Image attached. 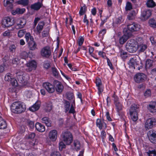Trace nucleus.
<instances>
[{
	"instance_id": "aec40b11",
	"label": "nucleus",
	"mask_w": 156,
	"mask_h": 156,
	"mask_svg": "<svg viewBox=\"0 0 156 156\" xmlns=\"http://www.w3.org/2000/svg\"><path fill=\"white\" fill-rule=\"evenodd\" d=\"M148 110L151 113L156 112V102H151L147 106Z\"/></svg>"
},
{
	"instance_id": "9b49d317",
	"label": "nucleus",
	"mask_w": 156,
	"mask_h": 156,
	"mask_svg": "<svg viewBox=\"0 0 156 156\" xmlns=\"http://www.w3.org/2000/svg\"><path fill=\"white\" fill-rule=\"evenodd\" d=\"M2 24L6 27H9L13 25V20L9 17H5L2 20Z\"/></svg>"
},
{
	"instance_id": "4be33fe9",
	"label": "nucleus",
	"mask_w": 156,
	"mask_h": 156,
	"mask_svg": "<svg viewBox=\"0 0 156 156\" xmlns=\"http://www.w3.org/2000/svg\"><path fill=\"white\" fill-rule=\"evenodd\" d=\"M14 2V0H4V6L7 7L9 9H12L13 8V3Z\"/></svg>"
},
{
	"instance_id": "4d7b16f0",
	"label": "nucleus",
	"mask_w": 156,
	"mask_h": 156,
	"mask_svg": "<svg viewBox=\"0 0 156 156\" xmlns=\"http://www.w3.org/2000/svg\"><path fill=\"white\" fill-rule=\"evenodd\" d=\"M59 150L60 151H62L63 148L66 147V145L62 141L59 143Z\"/></svg>"
},
{
	"instance_id": "5fc2aeb1",
	"label": "nucleus",
	"mask_w": 156,
	"mask_h": 156,
	"mask_svg": "<svg viewBox=\"0 0 156 156\" xmlns=\"http://www.w3.org/2000/svg\"><path fill=\"white\" fill-rule=\"evenodd\" d=\"M151 94V90L149 89H147L145 91L144 95L145 97L147 98L150 97Z\"/></svg>"
},
{
	"instance_id": "2eb2a0df",
	"label": "nucleus",
	"mask_w": 156,
	"mask_h": 156,
	"mask_svg": "<svg viewBox=\"0 0 156 156\" xmlns=\"http://www.w3.org/2000/svg\"><path fill=\"white\" fill-rule=\"evenodd\" d=\"M151 14L152 11L151 10H145L142 12L141 17L142 20H146L151 16Z\"/></svg>"
},
{
	"instance_id": "f03ea898",
	"label": "nucleus",
	"mask_w": 156,
	"mask_h": 156,
	"mask_svg": "<svg viewBox=\"0 0 156 156\" xmlns=\"http://www.w3.org/2000/svg\"><path fill=\"white\" fill-rule=\"evenodd\" d=\"M130 67L138 70L142 67V63L138 57H134L131 58L128 63Z\"/></svg>"
},
{
	"instance_id": "c03bdc74",
	"label": "nucleus",
	"mask_w": 156,
	"mask_h": 156,
	"mask_svg": "<svg viewBox=\"0 0 156 156\" xmlns=\"http://www.w3.org/2000/svg\"><path fill=\"white\" fill-rule=\"evenodd\" d=\"M153 61L150 59H147L146 62V67L149 68L151 67L153 65Z\"/></svg>"
},
{
	"instance_id": "774afa93",
	"label": "nucleus",
	"mask_w": 156,
	"mask_h": 156,
	"mask_svg": "<svg viewBox=\"0 0 156 156\" xmlns=\"http://www.w3.org/2000/svg\"><path fill=\"white\" fill-rule=\"evenodd\" d=\"M107 61L108 66H109L111 69H113V68L112 66V65L110 62V60L108 58H107Z\"/></svg>"
},
{
	"instance_id": "c9c22d12",
	"label": "nucleus",
	"mask_w": 156,
	"mask_h": 156,
	"mask_svg": "<svg viewBox=\"0 0 156 156\" xmlns=\"http://www.w3.org/2000/svg\"><path fill=\"white\" fill-rule=\"evenodd\" d=\"M146 4L147 7L150 8L154 7L156 5L155 2L153 0H148Z\"/></svg>"
},
{
	"instance_id": "dca6fc26",
	"label": "nucleus",
	"mask_w": 156,
	"mask_h": 156,
	"mask_svg": "<svg viewBox=\"0 0 156 156\" xmlns=\"http://www.w3.org/2000/svg\"><path fill=\"white\" fill-rule=\"evenodd\" d=\"M53 84L56 91L59 93H61L64 87L61 82L58 80H55Z\"/></svg>"
},
{
	"instance_id": "bf43d9fd",
	"label": "nucleus",
	"mask_w": 156,
	"mask_h": 156,
	"mask_svg": "<svg viewBox=\"0 0 156 156\" xmlns=\"http://www.w3.org/2000/svg\"><path fill=\"white\" fill-rule=\"evenodd\" d=\"M20 55L23 58H24L28 57V53L26 51H23L21 52Z\"/></svg>"
},
{
	"instance_id": "f8f14e48",
	"label": "nucleus",
	"mask_w": 156,
	"mask_h": 156,
	"mask_svg": "<svg viewBox=\"0 0 156 156\" xmlns=\"http://www.w3.org/2000/svg\"><path fill=\"white\" fill-rule=\"evenodd\" d=\"M26 23V21L24 19L22 18L18 19L16 22V29L22 28L24 27Z\"/></svg>"
},
{
	"instance_id": "09e8293b",
	"label": "nucleus",
	"mask_w": 156,
	"mask_h": 156,
	"mask_svg": "<svg viewBox=\"0 0 156 156\" xmlns=\"http://www.w3.org/2000/svg\"><path fill=\"white\" fill-rule=\"evenodd\" d=\"M132 9V4L129 2H126L125 9L126 11L130 10Z\"/></svg>"
},
{
	"instance_id": "1a4fd4ad",
	"label": "nucleus",
	"mask_w": 156,
	"mask_h": 156,
	"mask_svg": "<svg viewBox=\"0 0 156 156\" xmlns=\"http://www.w3.org/2000/svg\"><path fill=\"white\" fill-rule=\"evenodd\" d=\"M156 125V119L151 118L147 119L145 122V128L146 129L152 128L153 126Z\"/></svg>"
},
{
	"instance_id": "b1692460",
	"label": "nucleus",
	"mask_w": 156,
	"mask_h": 156,
	"mask_svg": "<svg viewBox=\"0 0 156 156\" xmlns=\"http://www.w3.org/2000/svg\"><path fill=\"white\" fill-rule=\"evenodd\" d=\"M138 12V10L137 9L132 10L128 15L127 18L130 20L134 19Z\"/></svg>"
},
{
	"instance_id": "0eeeda50",
	"label": "nucleus",
	"mask_w": 156,
	"mask_h": 156,
	"mask_svg": "<svg viewBox=\"0 0 156 156\" xmlns=\"http://www.w3.org/2000/svg\"><path fill=\"white\" fill-rule=\"evenodd\" d=\"M147 76L143 73H138L134 76V80L135 82L140 83L144 82L147 80Z\"/></svg>"
},
{
	"instance_id": "c85d7f7f",
	"label": "nucleus",
	"mask_w": 156,
	"mask_h": 156,
	"mask_svg": "<svg viewBox=\"0 0 156 156\" xmlns=\"http://www.w3.org/2000/svg\"><path fill=\"white\" fill-rule=\"evenodd\" d=\"M41 4L39 2H38L31 5L30 8L34 10H38L40 9L41 7Z\"/></svg>"
},
{
	"instance_id": "5701e85b",
	"label": "nucleus",
	"mask_w": 156,
	"mask_h": 156,
	"mask_svg": "<svg viewBox=\"0 0 156 156\" xmlns=\"http://www.w3.org/2000/svg\"><path fill=\"white\" fill-rule=\"evenodd\" d=\"M96 83L97 86L98 87V93L100 94L103 91V89L101 87L102 83L101 80L100 78H97L96 79Z\"/></svg>"
},
{
	"instance_id": "338daca9",
	"label": "nucleus",
	"mask_w": 156,
	"mask_h": 156,
	"mask_svg": "<svg viewBox=\"0 0 156 156\" xmlns=\"http://www.w3.org/2000/svg\"><path fill=\"white\" fill-rule=\"evenodd\" d=\"M51 156H61V155L59 152L54 151L51 154Z\"/></svg>"
},
{
	"instance_id": "3c124183",
	"label": "nucleus",
	"mask_w": 156,
	"mask_h": 156,
	"mask_svg": "<svg viewBox=\"0 0 156 156\" xmlns=\"http://www.w3.org/2000/svg\"><path fill=\"white\" fill-rule=\"evenodd\" d=\"M27 125L31 129H33L34 127V122L30 120H27Z\"/></svg>"
},
{
	"instance_id": "e2e57ef3",
	"label": "nucleus",
	"mask_w": 156,
	"mask_h": 156,
	"mask_svg": "<svg viewBox=\"0 0 156 156\" xmlns=\"http://www.w3.org/2000/svg\"><path fill=\"white\" fill-rule=\"evenodd\" d=\"M122 19V16L119 17L116 19L115 23L117 24H120Z\"/></svg>"
},
{
	"instance_id": "052dcab7",
	"label": "nucleus",
	"mask_w": 156,
	"mask_h": 156,
	"mask_svg": "<svg viewBox=\"0 0 156 156\" xmlns=\"http://www.w3.org/2000/svg\"><path fill=\"white\" fill-rule=\"evenodd\" d=\"M19 61V59L18 57H15L12 59V63L13 64L17 65Z\"/></svg>"
},
{
	"instance_id": "79ce46f5",
	"label": "nucleus",
	"mask_w": 156,
	"mask_h": 156,
	"mask_svg": "<svg viewBox=\"0 0 156 156\" xmlns=\"http://www.w3.org/2000/svg\"><path fill=\"white\" fill-rule=\"evenodd\" d=\"M73 145L75 147V149L76 150L80 149V145L79 141L77 140H75L74 141Z\"/></svg>"
},
{
	"instance_id": "4468645a",
	"label": "nucleus",
	"mask_w": 156,
	"mask_h": 156,
	"mask_svg": "<svg viewBox=\"0 0 156 156\" xmlns=\"http://www.w3.org/2000/svg\"><path fill=\"white\" fill-rule=\"evenodd\" d=\"M26 66L28 67L26 70L27 72H30L32 70H35L37 67L36 62L34 60L30 61L26 64Z\"/></svg>"
},
{
	"instance_id": "a878e982",
	"label": "nucleus",
	"mask_w": 156,
	"mask_h": 156,
	"mask_svg": "<svg viewBox=\"0 0 156 156\" xmlns=\"http://www.w3.org/2000/svg\"><path fill=\"white\" fill-rule=\"evenodd\" d=\"M25 10V9L24 8H17L16 10H12V12L13 15H15L16 14H22L24 12Z\"/></svg>"
},
{
	"instance_id": "ea45409f",
	"label": "nucleus",
	"mask_w": 156,
	"mask_h": 156,
	"mask_svg": "<svg viewBox=\"0 0 156 156\" xmlns=\"http://www.w3.org/2000/svg\"><path fill=\"white\" fill-rule=\"evenodd\" d=\"M103 122V121H102L101 120L99 119H98L97 120V126L100 129H102L103 126H104V124Z\"/></svg>"
},
{
	"instance_id": "ddd939ff",
	"label": "nucleus",
	"mask_w": 156,
	"mask_h": 156,
	"mask_svg": "<svg viewBox=\"0 0 156 156\" xmlns=\"http://www.w3.org/2000/svg\"><path fill=\"white\" fill-rule=\"evenodd\" d=\"M41 53L43 57L46 58L49 57L51 54L50 47L48 46L44 47L41 50Z\"/></svg>"
},
{
	"instance_id": "72a5a7b5",
	"label": "nucleus",
	"mask_w": 156,
	"mask_h": 156,
	"mask_svg": "<svg viewBox=\"0 0 156 156\" xmlns=\"http://www.w3.org/2000/svg\"><path fill=\"white\" fill-rule=\"evenodd\" d=\"M147 48V45L146 44H141L138 45V49L139 52H144Z\"/></svg>"
},
{
	"instance_id": "a18cd8bd",
	"label": "nucleus",
	"mask_w": 156,
	"mask_h": 156,
	"mask_svg": "<svg viewBox=\"0 0 156 156\" xmlns=\"http://www.w3.org/2000/svg\"><path fill=\"white\" fill-rule=\"evenodd\" d=\"M16 48V46L15 45L11 44L9 47V51L11 53H13L15 52Z\"/></svg>"
},
{
	"instance_id": "2f4dec72",
	"label": "nucleus",
	"mask_w": 156,
	"mask_h": 156,
	"mask_svg": "<svg viewBox=\"0 0 156 156\" xmlns=\"http://www.w3.org/2000/svg\"><path fill=\"white\" fill-rule=\"evenodd\" d=\"M41 120L42 122L45 123L47 126L48 127L51 126V121L48 117H44Z\"/></svg>"
},
{
	"instance_id": "cd10ccee",
	"label": "nucleus",
	"mask_w": 156,
	"mask_h": 156,
	"mask_svg": "<svg viewBox=\"0 0 156 156\" xmlns=\"http://www.w3.org/2000/svg\"><path fill=\"white\" fill-rule=\"evenodd\" d=\"M28 44L30 50L34 51L37 48V44L34 41H29L28 43Z\"/></svg>"
},
{
	"instance_id": "bb28decb",
	"label": "nucleus",
	"mask_w": 156,
	"mask_h": 156,
	"mask_svg": "<svg viewBox=\"0 0 156 156\" xmlns=\"http://www.w3.org/2000/svg\"><path fill=\"white\" fill-rule=\"evenodd\" d=\"M149 140L152 143L156 144V133H152L148 136Z\"/></svg>"
},
{
	"instance_id": "603ef678",
	"label": "nucleus",
	"mask_w": 156,
	"mask_h": 156,
	"mask_svg": "<svg viewBox=\"0 0 156 156\" xmlns=\"http://www.w3.org/2000/svg\"><path fill=\"white\" fill-rule=\"evenodd\" d=\"M87 10V7L86 6H84L81 7L79 14L80 15H83Z\"/></svg>"
},
{
	"instance_id": "7ed1b4c3",
	"label": "nucleus",
	"mask_w": 156,
	"mask_h": 156,
	"mask_svg": "<svg viewBox=\"0 0 156 156\" xmlns=\"http://www.w3.org/2000/svg\"><path fill=\"white\" fill-rule=\"evenodd\" d=\"M137 42L133 39L128 41L126 44V50L130 53H134L138 49Z\"/></svg>"
},
{
	"instance_id": "58836bf2",
	"label": "nucleus",
	"mask_w": 156,
	"mask_h": 156,
	"mask_svg": "<svg viewBox=\"0 0 156 156\" xmlns=\"http://www.w3.org/2000/svg\"><path fill=\"white\" fill-rule=\"evenodd\" d=\"M52 108V103L48 102L46 104L45 110L47 112H50Z\"/></svg>"
},
{
	"instance_id": "6e6552de",
	"label": "nucleus",
	"mask_w": 156,
	"mask_h": 156,
	"mask_svg": "<svg viewBox=\"0 0 156 156\" xmlns=\"http://www.w3.org/2000/svg\"><path fill=\"white\" fill-rule=\"evenodd\" d=\"M123 32L124 35L119 40V43L121 44H123L125 43L132 35V34L126 28L124 29Z\"/></svg>"
},
{
	"instance_id": "7c9ffc66",
	"label": "nucleus",
	"mask_w": 156,
	"mask_h": 156,
	"mask_svg": "<svg viewBox=\"0 0 156 156\" xmlns=\"http://www.w3.org/2000/svg\"><path fill=\"white\" fill-rule=\"evenodd\" d=\"M44 22L42 21L39 23L37 27V32L40 34L41 31L42 30L44 26Z\"/></svg>"
},
{
	"instance_id": "a19ab883",
	"label": "nucleus",
	"mask_w": 156,
	"mask_h": 156,
	"mask_svg": "<svg viewBox=\"0 0 156 156\" xmlns=\"http://www.w3.org/2000/svg\"><path fill=\"white\" fill-rule=\"evenodd\" d=\"M38 142L34 140H31L30 141H28L27 142V144H29L30 146L31 147H33L35 145H37Z\"/></svg>"
},
{
	"instance_id": "f3484780",
	"label": "nucleus",
	"mask_w": 156,
	"mask_h": 156,
	"mask_svg": "<svg viewBox=\"0 0 156 156\" xmlns=\"http://www.w3.org/2000/svg\"><path fill=\"white\" fill-rule=\"evenodd\" d=\"M43 86L49 93H52L55 91L54 85L48 82L44 83Z\"/></svg>"
},
{
	"instance_id": "9d476101",
	"label": "nucleus",
	"mask_w": 156,
	"mask_h": 156,
	"mask_svg": "<svg viewBox=\"0 0 156 156\" xmlns=\"http://www.w3.org/2000/svg\"><path fill=\"white\" fill-rule=\"evenodd\" d=\"M5 80L6 81L9 82L12 86L17 85V80L14 79L12 75L9 73H7L5 76Z\"/></svg>"
},
{
	"instance_id": "de8ad7c7",
	"label": "nucleus",
	"mask_w": 156,
	"mask_h": 156,
	"mask_svg": "<svg viewBox=\"0 0 156 156\" xmlns=\"http://www.w3.org/2000/svg\"><path fill=\"white\" fill-rule=\"evenodd\" d=\"M67 98L69 100L73 99L74 98L73 94L71 92H67L66 94Z\"/></svg>"
},
{
	"instance_id": "0e129e2a",
	"label": "nucleus",
	"mask_w": 156,
	"mask_h": 156,
	"mask_svg": "<svg viewBox=\"0 0 156 156\" xmlns=\"http://www.w3.org/2000/svg\"><path fill=\"white\" fill-rule=\"evenodd\" d=\"M69 111V113H70L74 114L75 112V110L74 108V107L73 105H71V108Z\"/></svg>"
},
{
	"instance_id": "a211bd4d",
	"label": "nucleus",
	"mask_w": 156,
	"mask_h": 156,
	"mask_svg": "<svg viewBox=\"0 0 156 156\" xmlns=\"http://www.w3.org/2000/svg\"><path fill=\"white\" fill-rule=\"evenodd\" d=\"M58 132L56 130L53 129L50 131L48 134V137L51 140L55 141L57 139Z\"/></svg>"
},
{
	"instance_id": "423d86ee",
	"label": "nucleus",
	"mask_w": 156,
	"mask_h": 156,
	"mask_svg": "<svg viewBox=\"0 0 156 156\" xmlns=\"http://www.w3.org/2000/svg\"><path fill=\"white\" fill-rule=\"evenodd\" d=\"M62 138L63 141L68 145H70L73 140L72 134L69 131H66L62 133Z\"/></svg>"
},
{
	"instance_id": "f257e3e1",
	"label": "nucleus",
	"mask_w": 156,
	"mask_h": 156,
	"mask_svg": "<svg viewBox=\"0 0 156 156\" xmlns=\"http://www.w3.org/2000/svg\"><path fill=\"white\" fill-rule=\"evenodd\" d=\"M26 105L23 102L19 101L14 102L11 105V109L12 112L16 114H20L25 112Z\"/></svg>"
},
{
	"instance_id": "4c0bfd02",
	"label": "nucleus",
	"mask_w": 156,
	"mask_h": 156,
	"mask_svg": "<svg viewBox=\"0 0 156 156\" xmlns=\"http://www.w3.org/2000/svg\"><path fill=\"white\" fill-rule=\"evenodd\" d=\"M26 40L27 42L28 43L29 41H34V38L33 36H31L30 33H27L26 34L25 36Z\"/></svg>"
},
{
	"instance_id": "39448f33",
	"label": "nucleus",
	"mask_w": 156,
	"mask_h": 156,
	"mask_svg": "<svg viewBox=\"0 0 156 156\" xmlns=\"http://www.w3.org/2000/svg\"><path fill=\"white\" fill-rule=\"evenodd\" d=\"M17 79V85L23 86L26 85L27 83V81L25 79V77L23 76L22 73L17 72L16 73Z\"/></svg>"
},
{
	"instance_id": "69168bd1",
	"label": "nucleus",
	"mask_w": 156,
	"mask_h": 156,
	"mask_svg": "<svg viewBox=\"0 0 156 156\" xmlns=\"http://www.w3.org/2000/svg\"><path fill=\"white\" fill-rule=\"evenodd\" d=\"M35 136V134L34 133H29L28 136L29 139H33Z\"/></svg>"
},
{
	"instance_id": "8fccbe9b",
	"label": "nucleus",
	"mask_w": 156,
	"mask_h": 156,
	"mask_svg": "<svg viewBox=\"0 0 156 156\" xmlns=\"http://www.w3.org/2000/svg\"><path fill=\"white\" fill-rule=\"evenodd\" d=\"M147 153L149 156H156V151L154 149L152 151L149 150Z\"/></svg>"
},
{
	"instance_id": "13d9d810",
	"label": "nucleus",
	"mask_w": 156,
	"mask_h": 156,
	"mask_svg": "<svg viewBox=\"0 0 156 156\" xmlns=\"http://www.w3.org/2000/svg\"><path fill=\"white\" fill-rule=\"evenodd\" d=\"M49 33L48 29H45L42 32V36L43 37H47Z\"/></svg>"
},
{
	"instance_id": "20e7f679",
	"label": "nucleus",
	"mask_w": 156,
	"mask_h": 156,
	"mask_svg": "<svg viewBox=\"0 0 156 156\" xmlns=\"http://www.w3.org/2000/svg\"><path fill=\"white\" fill-rule=\"evenodd\" d=\"M140 111L139 105L134 104L131 105L129 109L130 115L132 119L134 122L138 119V113Z\"/></svg>"
},
{
	"instance_id": "473e14b6",
	"label": "nucleus",
	"mask_w": 156,
	"mask_h": 156,
	"mask_svg": "<svg viewBox=\"0 0 156 156\" xmlns=\"http://www.w3.org/2000/svg\"><path fill=\"white\" fill-rule=\"evenodd\" d=\"M7 126L5 121L0 116V129H5Z\"/></svg>"
},
{
	"instance_id": "412c9836",
	"label": "nucleus",
	"mask_w": 156,
	"mask_h": 156,
	"mask_svg": "<svg viewBox=\"0 0 156 156\" xmlns=\"http://www.w3.org/2000/svg\"><path fill=\"white\" fill-rule=\"evenodd\" d=\"M35 127L37 130L39 132H43L45 131L44 126L39 122L36 123Z\"/></svg>"
},
{
	"instance_id": "e433bc0d",
	"label": "nucleus",
	"mask_w": 156,
	"mask_h": 156,
	"mask_svg": "<svg viewBox=\"0 0 156 156\" xmlns=\"http://www.w3.org/2000/svg\"><path fill=\"white\" fill-rule=\"evenodd\" d=\"M148 23L151 27L154 28H156V20L154 19H151L149 20Z\"/></svg>"
},
{
	"instance_id": "680f3d73",
	"label": "nucleus",
	"mask_w": 156,
	"mask_h": 156,
	"mask_svg": "<svg viewBox=\"0 0 156 156\" xmlns=\"http://www.w3.org/2000/svg\"><path fill=\"white\" fill-rule=\"evenodd\" d=\"M6 66L3 64L0 66V73H2L6 69Z\"/></svg>"
},
{
	"instance_id": "6ab92c4d",
	"label": "nucleus",
	"mask_w": 156,
	"mask_h": 156,
	"mask_svg": "<svg viewBox=\"0 0 156 156\" xmlns=\"http://www.w3.org/2000/svg\"><path fill=\"white\" fill-rule=\"evenodd\" d=\"M127 30L131 33V32L139 30L140 27L138 25L133 23L132 24H128L127 25Z\"/></svg>"
},
{
	"instance_id": "393cba45",
	"label": "nucleus",
	"mask_w": 156,
	"mask_h": 156,
	"mask_svg": "<svg viewBox=\"0 0 156 156\" xmlns=\"http://www.w3.org/2000/svg\"><path fill=\"white\" fill-rule=\"evenodd\" d=\"M116 107L117 112H118V114L119 115H122L121 114L122 113L121 111L122 108V105L119 102L118 103H116L114 104Z\"/></svg>"
},
{
	"instance_id": "f704fd0d",
	"label": "nucleus",
	"mask_w": 156,
	"mask_h": 156,
	"mask_svg": "<svg viewBox=\"0 0 156 156\" xmlns=\"http://www.w3.org/2000/svg\"><path fill=\"white\" fill-rule=\"evenodd\" d=\"M51 71L53 76L56 78L58 77L59 72L57 69L55 67H51Z\"/></svg>"
},
{
	"instance_id": "864d4df0",
	"label": "nucleus",
	"mask_w": 156,
	"mask_h": 156,
	"mask_svg": "<svg viewBox=\"0 0 156 156\" xmlns=\"http://www.w3.org/2000/svg\"><path fill=\"white\" fill-rule=\"evenodd\" d=\"M26 32V31L25 30H19L18 33V37H23Z\"/></svg>"
},
{
	"instance_id": "6e6d98bb",
	"label": "nucleus",
	"mask_w": 156,
	"mask_h": 156,
	"mask_svg": "<svg viewBox=\"0 0 156 156\" xmlns=\"http://www.w3.org/2000/svg\"><path fill=\"white\" fill-rule=\"evenodd\" d=\"M84 41V39L82 36H80L78 40V43L79 46H81L83 44Z\"/></svg>"
},
{
	"instance_id": "37998d69",
	"label": "nucleus",
	"mask_w": 156,
	"mask_h": 156,
	"mask_svg": "<svg viewBox=\"0 0 156 156\" xmlns=\"http://www.w3.org/2000/svg\"><path fill=\"white\" fill-rule=\"evenodd\" d=\"M64 108L66 112H67L69 109L70 105L69 102L66 100L65 101L64 103Z\"/></svg>"
},
{
	"instance_id": "c756f323",
	"label": "nucleus",
	"mask_w": 156,
	"mask_h": 156,
	"mask_svg": "<svg viewBox=\"0 0 156 156\" xmlns=\"http://www.w3.org/2000/svg\"><path fill=\"white\" fill-rule=\"evenodd\" d=\"M40 107V104L39 102H36L32 106L29 108L30 111L34 112L37 110Z\"/></svg>"
},
{
	"instance_id": "49530a36",
	"label": "nucleus",
	"mask_w": 156,
	"mask_h": 156,
	"mask_svg": "<svg viewBox=\"0 0 156 156\" xmlns=\"http://www.w3.org/2000/svg\"><path fill=\"white\" fill-rule=\"evenodd\" d=\"M19 4L23 6H27L29 3L28 0H20L17 2Z\"/></svg>"
}]
</instances>
